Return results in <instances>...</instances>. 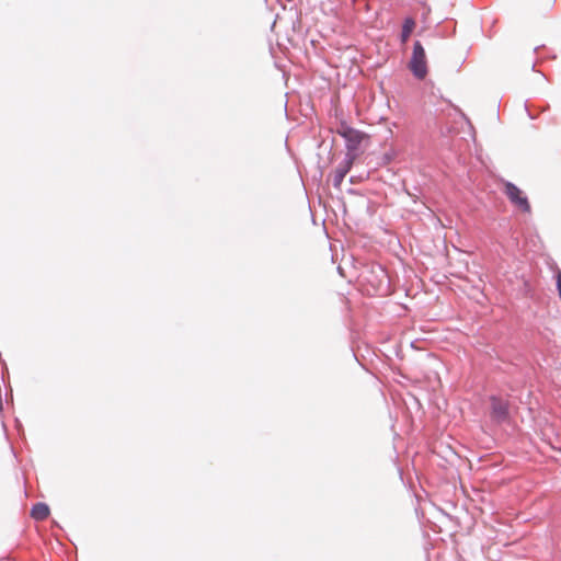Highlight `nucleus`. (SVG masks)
Segmentation results:
<instances>
[{
	"label": "nucleus",
	"instance_id": "1",
	"mask_svg": "<svg viewBox=\"0 0 561 561\" xmlns=\"http://www.w3.org/2000/svg\"><path fill=\"white\" fill-rule=\"evenodd\" d=\"M337 134L346 141L347 158L356 159L363 142L369 139L368 135L357 130L345 123H342L337 128Z\"/></svg>",
	"mask_w": 561,
	"mask_h": 561
},
{
	"label": "nucleus",
	"instance_id": "2",
	"mask_svg": "<svg viewBox=\"0 0 561 561\" xmlns=\"http://www.w3.org/2000/svg\"><path fill=\"white\" fill-rule=\"evenodd\" d=\"M409 68L417 79H424L427 75L426 55L422 44L414 43L413 53L409 62Z\"/></svg>",
	"mask_w": 561,
	"mask_h": 561
},
{
	"label": "nucleus",
	"instance_id": "3",
	"mask_svg": "<svg viewBox=\"0 0 561 561\" xmlns=\"http://www.w3.org/2000/svg\"><path fill=\"white\" fill-rule=\"evenodd\" d=\"M504 193L507 198L514 204L519 210L524 213H530V204L523 191L519 190L515 184L511 182L504 183Z\"/></svg>",
	"mask_w": 561,
	"mask_h": 561
},
{
	"label": "nucleus",
	"instance_id": "4",
	"mask_svg": "<svg viewBox=\"0 0 561 561\" xmlns=\"http://www.w3.org/2000/svg\"><path fill=\"white\" fill-rule=\"evenodd\" d=\"M490 413L496 423L505 422L508 419V403L502 398L495 396L490 398Z\"/></svg>",
	"mask_w": 561,
	"mask_h": 561
},
{
	"label": "nucleus",
	"instance_id": "5",
	"mask_svg": "<svg viewBox=\"0 0 561 561\" xmlns=\"http://www.w3.org/2000/svg\"><path fill=\"white\" fill-rule=\"evenodd\" d=\"M49 515V507L44 503H37L32 507L31 516L36 520H44Z\"/></svg>",
	"mask_w": 561,
	"mask_h": 561
},
{
	"label": "nucleus",
	"instance_id": "6",
	"mask_svg": "<svg viewBox=\"0 0 561 561\" xmlns=\"http://www.w3.org/2000/svg\"><path fill=\"white\" fill-rule=\"evenodd\" d=\"M355 159H351V158H347V160L345 161V163L343 165H340L336 170H335V175H334V184L335 185H340L344 179V176L346 175V173L350 171L353 162H354Z\"/></svg>",
	"mask_w": 561,
	"mask_h": 561
},
{
	"label": "nucleus",
	"instance_id": "7",
	"mask_svg": "<svg viewBox=\"0 0 561 561\" xmlns=\"http://www.w3.org/2000/svg\"><path fill=\"white\" fill-rule=\"evenodd\" d=\"M414 26H415V22L413 19H407L404 24H403V27H402V33H401V42L402 43H407V41L409 39L411 33L413 32L414 30Z\"/></svg>",
	"mask_w": 561,
	"mask_h": 561
},
{
	"label": "nucleus",
	"instance_id": "8",
	"mask_svg": "<svg viewBox=\"0 0 561 561\" xmlns=\"http://www.w3.org/2000/svg\"><path fill=\"white\" fill-rule=\"evenodd\" d=\"M557 288H558L559 296L561 299V272H558V274H557Z\"/></svg>",
	"mask_w": 561,
	"mask_h": 561
}]
</instances>
